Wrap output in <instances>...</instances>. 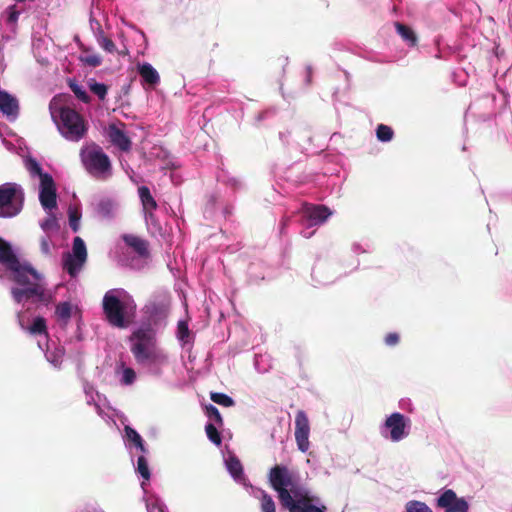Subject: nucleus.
<instances>
[{
	"label": "nucleus",
	"mask_w": 512,
	"mask_h": 512,
	"mask_svg": "<svg viewBox=\"0 0 512 512\" xmlns=\"http://www.w3.org/2000/svg\"><path fill=\"white\" fill-rule=\"evenodd\" d=\"M25 168L32 177H38L40 181H42V176L46 174L42 171L40 164L31 157L25 159Z\"/></svg>",
	"instance_id": "nucleus-35"
},
{
	"label": "nucleus",
	"mask_w": 512,
	"mask_h": 512,
	"mask_svg": "<svg viewBox=\"0 0 512 512\" xmlns=\"http://www.w3.org/2000/svg\"><path fill=\"white\" fill-rule=\"evenodd\" d=\"M114 373L121 386H131L137 380L136 371L127 366L123 361L116 364Z\"/></svg>",
	"instance_id": "nucleus-23"
},
{
	"label": "nucleus",
	"mask_w": 512,
	"mask_h": 512,
	"mask_svg": "<svg viewBox=\"0 0 512 512\" xmlns=\"http://www.w3.org/2000/svg\"><path fill=\"white\" fill-rule=\"evenodd\" d=\"M20 11L15 5L7 7L1 14L0 21L3 23L11 32H15L17 21L19 19Z\"/></svg>",
	"instance_id": "nucleus-28"
},
{
	"label": "nucleus",
	"mask_w": 512,
	"mask_h": 512,
	"mask_svg": "<svg viewBox=\"0 0 512 512\" xmlns=\"http://www.w3.org/2000/svg\"><path fill=\"white\" fill-rule=\"evenodd\" d=\"M138 194H139V198L141 200L144 215L149 214V213H154V211L157 208V202L155 201L154 197L152 196L149 188L146 186L139 187Z\"/></svg>",
	"instance_id": "nucleus-27"
},
{
	"label": "nucleus",
	"mask_w": 512,
	"mask_h": 512,
	"mask_svg": "<svg viewBox=\"0 0 512 512\" xmlns=\"http://www.w3.org/2000/svg\"><path fill=\"white\" fill-rule=\"evenodd\" d=\"M80 314L77 304L71 301H61L55 305L53 317L61 328H66L72 317Z\"/></svg>",
	"instance_id": "nucleus-16"
},
{
	"label": "nucleus",
	"mask_w": 512,
	"mask_h": 512,
	"mask_svg": "<svg viewBox=\"0 0 512 512\" xmlns=\"http://www.w3.org/2000/svg\"><path fill=\"white\" fill-rule=\"evenodd\" d=\"M119 210V203L111 197H102L95 204V212L97 216L103 220L113 219Z\"/></svg>",
	"instance_id": "nucleus-18"
},
{
	"label": "nucleus",
	"mask_w": 512,
	"mask_h": 512,
	"mask_svg": "<svg viewBox=\"0 0 512 512\" xmlns=\"http://www.w3.org/2000/svg\"><path fill=\"white\" fill-rule=\"evenodd\" d=\"M124 241L128 246L132 247L139 255L145 256L148 254V245L145 240L134 235H125Z\"/></svg>",
	"instance_id": "nucleus-29"
},
{
	"label": "nucleus",
	"mask_w": 512,
	"mask_h": 512,
	"mask_svg": "<svg viewBox=\"0 0 512 512\" xmlns=\"http://www.w3.org/2000/svg\"><path fill=\"white\" fill-rule=\"evenodd\" d=\"M320 273H321L320 268L315 269V270L313 271V277L316 279V281H317L319 284H323V285L330 283V281H329V280H327V279H321V278H320Z\"/></svg>",
	"instance_id": "nucleus-48"
},
{
	"label": "nucleus",
	"mask_w": 512,
	"mask_h": 512,
	"mask_svg": "<svg viewBox=\"0 0 512 512\" xmlns=\"http://www.w3.org/2000/svg\"><path fill=\"white\" fill-rule=\"evenodd\" d=\"M211 400L221 406L231 407L234 405V400L224 393L213 392L210 395Z\"/></svg>",
	"instance_id": "nucleus-38"
},
{
	"label": "nucleus",
	"mask_w": 512,
	"mask_h": 512,
	"mask_svg": "<svg viewBox=\"0 0 512 512\" xmlns=\"http://www.w3.org/2000/svg\"><path fill=\"white\" fill-rule=\"evenodd\" d=\"M395 28L398 34L407 42L409 46H415L417 43V37L414 31L406 25L401 23H395Z\"/></svg>",
	"instance_id": "nucleus-31"
},
{
	"label": "nucleus",
	"mask_w": 512,
	"mask_h": 512,
	"mask_svg": "<svg viewBox=\"0 0 512 512\" xmlns=\"http://www.w3.org/2000/svg\"><path fill=\"white\" fill-rule=\"evenodd\" d=\"M17 99L6 91H0V112L14 120L18 115Z\"/></svg>",
	"instance_id": "nucleus-22"
},
{
	"label": "nucleus",
	"mask_w": 512,
	"mask_h": 512,
	"mask_svg": "<svg viewBox=\"0 0 512 512\" xmlns=\"http://www.w3.org/2000/svg\"><path fill=\"white\" fill-rule=\"evenodd\" d=\"M24 203V191L21 185L7 182L0 185V217L11 218L18 215Z\"/></svg>",
	"instance_id": "nucleus-10"
},
{
	"label": "nucleus",
	"mask_w": 512,
	"mask_h": 512,
	"mask_svg": "<svg viewBox=\"0 0 512 512\" xmlns=\"http://www.w3.org/2000/svg\"><path fill=\"white\" fill-rule=\"evenodd\" d=\"M372 245L368 242L362 243V242H353L351 245V250L355 255H359L362 253H370L372 252Z\"/></svg>",
	"instance_id": "nucleus-42"
},
{
	"label": "nucleus",
	"mask_w": 512,
	"mask_h": 512,
	"mask_svg": "<svg viewBox=\"0 0 512 512\" xmlns=\"http://www.w3.org/2000/svg\"><path fill=\"white\" fill-rule=\"evenodd\" d=\"M38 347L45 352V357L49 363L54 367H60L64 356V349L62 347L55 346L51 349L48 341L43 343L41 340L38 341Z\"/></svg>",
	"instance_id": "nucleus-25"
},
{
	"label": "nucleus",
	"mask_w": 512,
	"mask_h": 512,
	"mask_svg": "<svg viewBox=\"0 0 512 512\" xmlns=\"http://www.w3.org/2000/svg\"><path fill=\"white\" fill-rule=\"evenodd\" d=\"M205 431H206V434H207V437L209 438V440L214 443L215 445L219 446L221 444V437H220V434L219 432L217 431V428L215 427L214 424L212 423H208L206 426H205Z\"/></svg>",
	"instance_id": "nucleus-39"
},
{
	"label": "nucleus",
	"mask_w": 512,
	"mask_h": 512,
	"mask_svg": "<svg viewBox=\"0 0 512 512\" xmlns=\"http://www.w3.org/2000/svg\"><path fill=\"white\" fill-rule=\"evenodd\" d=\"M50 113L59 133L68 141L79 142L88 131V123L83 116L70 107H57L50 104Z\"/></svg>",
	"instance_id": "nucleus-5"
},
{
	"label": "nucleus",
	"mask_w": 512,
	"mask_h": 512,
	"mask_svg": "<svg viewBox=\"0 0 512 512\" xmlns=\"http://www.w3.org/2000/svg\"><path fill=\"white\" fill-rule=\"evenodd\" d=\"M255 367H256V369H257L258 371H260V372H264V371H265V369H263V370H261V369H260V366H259V358H258V357H256V359H255Z\"/></svg>",
	"instance_id": "nucleus-50"
},
{
	"label": "nucleus",
	"mask_w": 512,
	"mask_h": 512,
	"mask_svg": "<svg viewBox=\"0 0 512 512\" xmlns=\"http://www.w3.org/2000/svg\"><path fill=\"white\" fill-rule=\"evenodd\" d=\"M136 69L141 78V85L146 91L153 90L160 84V75L150 63H137Z\"/></svg>",
	"instance_id": "nucleus-17"
},
{
	"label": "nucleus",
	"mask_w": 512,
	"mask_h": 512,
	"mask_svg": "<svg viewBox=\"0 0 512 512\" xmlns=\"http://www.w3.org/2000/svg\"><path fill=\"white\" fill-rule=\"evenodd\" d=\"M70 88L79 100L84 103H89L90 97L83 86L76 83H70Z\"/></svg>",
	"instance_id": "nucleus-40"
},
{
	"label": "nucleus",
	"mask_w": 512,
	"mask_h": 512,
	"mask_svg": "<svg viewBox=\"0 0 512 512\" xmlns=\"http://www.w3.org/2000/svg\"><path fill=\"white\" fill-rule=\"evenodd\" d=\"M47 214V218L40 222V227L47 235L57 234L59 231L58 220L52 211L47 212Z\"/></svg>",
	"instance_id": "nucleus-30"
},
{
	"label": "nucleus",
	"mask_w": 512,
	"mask_h": 512,
	"mask_svg": "<svg viewBox=\"0 0 512 512\" xmlns=\"http://www.w3.org/2000/svg\"><path fill=\"white\" fill-rule=\"evenodd\" d=\"M81 214L75 209H69V225L74 232L80 228Z\"/></svg>",
	"instance_id": "nucleus-43"
},
{
	"label": "nucleus",
	"mask_w": 512,
	"mask_h": 512,
	"mask_svg": "<svg viewBox=\"0 0 512 512\" xmlns=\"http://www.w3.org/2000/svg\"><path fill=\"white\" fill-rule=\"evenodd\" d=\"M224 463L232 478L246 486L249 494L260 501L261 512H276V504L270 494L261 488L246 484L242 464L235 455L228 452L227 455H224Z\"/></svg>",
	"instance_id": "nucleus-6"
},
{
	"label": "nucleus",
	"mask_w": 512,
	"mask_h": 512,
	"mask_svg": "<svg viewBox=\"0 0 512 512\" xmlns=\"http://www.w3.org/2000/svg\"><path fill=\"white\" fill-rule=\"evenodd\" d=\"M332 212L325 206L306 204L303 207L302 219L305 229L301 232L303 237L310 238L314 234L313 227L323 224Z\"/></svg>",
	"instance_id": "nucleus-12"
},
{
	"label": "nucleus",
	"mask_w": 512,
	"mask_h": 512,
	"mask_svg": "<svg viewBox=\"0 0 512 512\" xmlns=\"http://www.w3.org/2000/svg\"><path fill=\"white\" fill-rule=\"evenodd\" d=\"M129 347L136 363L153 376H161L168 365V354L158 346L155 331L150 326H140L129 337Z\"/></svg>",
	"instance_id": "nucleus-3"
},
{
	"label": "nucleus",
	"mask_w": 512,
	"mask_h": 512,
	"mask_svg": "<svg viewBox=\"0 0 512 512\" xmlns=\"http://www.w3.org/2000/svg\"><path fill=\"white\" fill-rule=\"evenodd\" d=\"M87 261V248L83 239L79 236L73 239L72 251L62 256L63 269L71 278H75L81 272Z\"/></svg>",
	"instance_id": "nucleus-11"
},
{
	"label": "nucleus",
	"mask_w": 512,
	"mask_h": 512,
	"mask_svg": "<svg viewBox=\"0 0 512 512\" xmlns=\"http://www.w3.org/2000/svg\"><path fill=\"white\" fill-rule=\"evenodd\" d=\"M176 336L183 347L191 342V332L186 321L180 320L178 322Z\"/></svg>",
	"instance_id": "nucleus-32"
},
{
	"label": "nucleus",
	"mask_w": 512,
	"mask_h": 512,
	"mask_svg": "<svg viewBox=\"0 0 512 512\" xmlns=\"http://www.w3.org/2000/svg\"><path fill=\"white\" fill-rule=\"evenodd\" d=\"M437 506L445 512H468L469 504L464 498H460L451 489H446L436 500Z\"/></svg>",
	"instance_id": "nucleus-15"
},
{
	"label": "nucleus",
	"mask_w": 512,
	"mask_h": 512,
	"mask_svg": "<svg viewBox=\"0 0 512 512\" xmlns=\"http://www.w3.org/2000/svg\"><path fill=\"white\" fill-rule=\"evenodd\" d=\"M84 62L90 66L97 67L101 64L102 59L99 55H88L84 58Z\"/></svg>",
	"instance_id": "nucleus-46"
},
{
	"label": "nucleus",
	"mask_w": 512,
	"mask_h": 512,
	"mask_svg": "<svg viewBox=\"0 0 512 512\" xmlns=\"http://www.w3.org/2000/svg\"><path fill=\"white\" fill-rule=\"evenodd\" d=\"M52 235L45 234L40 240V249L42 254L51 256L53 243L51 240Z\"/></svg>",
	"instance_id": "nucleus-41"
},
{
	"label": "nucleus",
	"mask_w": 512,
	"mask_h": 512,
	"mask_svg": "<svg viewBox=\"0 0 512 512\" xmlns=\"http://www.w3.org/2000/svg\"><path fill=\"white\" fill-rule=\"evenodd\" d=\"M17 318L21 329L31 335H41L43 336L44 342L48 341L46 320L43 317H36L30 326H26L22 312L17 313Z\"/></svg>",
	"instance_id": "nucleus-19"
},
{
	"label": "nucleus",
	"mask_w": 512,
	"mask_h": 512,
	"mask_svg": "<svg viewBox=\"0 0 512 512\" xmlns=\"http://www.w3.org/2000/svg\"><path fill=\"white\" fill-rule=\"evenodd\" d=\"M102 308L107 322L112 327L126 329L135 319L137 306L126 290L114 288L105 293Z\"/></svg>",
	"instance_id": "nucleus-4"
},
{
	"label": "nucleus",
	"mask_w": 512,
	"mask_h": 512,
	"mask_svg": "<svg viewBox=\"0 0 512 512\" xmlns=\"http://www.w3.org/2000/svg\"><path fill=\"white\" fill-rule=\"evenodd\" d=\"M83 389L86 395L87 404L94 405L97 414L108 423L109 420H111V416L102 407L99 393L89 383H85Z\"/></svg>",
	"instance_id": "nucleus-20"
},
{
	"label": "nucleus",
	"mask_w": 512,
	"mask_h": 512,
	"mask_svg": "<svg viewBox=\"0 0 512 512\" xmlns=\"http://www.w3.org/2000/svg\"><path fill=\"white\" fill-rule=\"evenodd\" d=\"M411 425L409 417L400 412H393L379 425V433L383 439L398 443L410 435Z\"/></svg>",
	"instance_id": "nucleus-9"
},
{
	"label": "nucleus",
	"mask_w": 512,
	"mask_h": 512,
	"mask_svg": "<svg viewBox=\"0 0 512 512\" xmlns=\"http://www.w3.org/2000/svg\"><path fill=\"white\" fill-rule=\"evenodd\" d=\"M76 512H97L96 504H86L82 509Z\"/></svg>",
	"instance_id": "nucleus-49"
},
{
	"label": "nucleus",
	"mask_w": 512,
	"mask_h": 512,
	"mask_svg": "<svg viewBox=\"0 0 512 512\" xmlns=\"http://www.w3.org/2000/svg\"><path fill=\"white\" fill-rule=\"evenodd\" d=\"M376 136L381 142H390L393 139L394 132L391 127L380 124L376 129Z\"/></svg>",
	"instance_id": "nucleus-37"
},
{
	"label": "nucleus",
	"mask_w": 512,
	"mask_h": 512,
	"mask_svg": "<svg viewBox=\"0 0 512 512\" xmlns=\"http://www.w3.org/2000/svg\"><path fill=\"white\" fill-rule=\"evenodd\" d=\"M405 512H433L424 502L410 500L405 504Z\"/></svg>",
	"instance_id": "nucleus-36"
},
{
	"label": "nucleus",
	"mask_w": 512,
	"mask_h": 512,
	"mask_svg": "<svg viewBox=\"0 0 512 512\" xmlns=\"http://www.w3.org/2000/svg\"><path fill=\"white\" fill-rule=\"evenodd\" d=\"M232 184H233V185H236V184H237V180L232 179Z\"/></svg>",
	"instance_id": "nucleus-51"
},
{
	"label": "nucleus",
	"mask_w": 512,
	"mask_h": 512,
	"mask_svg": "<svg viewBox=\"0 0 512 512\" xmlns=\"http://www.w3.org/2000/svg\"><path fill=\"white\" fill-rule=\"evenodd\" d=\"M39 201L46 212L52 211L57 206L56 186L50 174L42 176L39 185Z\"/></svg>",
	"instance_id": "nucleus-13"
},
{
	"label": "nucleus",
	"mask_w": 512,
	"mask_h": 512,
	"mask_svg": "<svg viewBox=\"0 0 512 512\" xmlns=\"http://www.w3.org/2000/svg\"><path fill=\"white\" fill-rule=\"evenodd\" d=\"M399 342V335L397 333H389L385 337V344L388 346H394Z\"/></svg>",
	"instance_id": "nucleus-47"
},
{
	"label": "nucleus",
	"mask_w": 512,
	"mask_h": 512,
	"mask_svg": "<svg viewBox=\"0 0 512 512\" xmlns=\"http://www.w3.org/2000/svg\"><path fill=\"white\" fill-rule=\"evenodd\" d=\"M108 137L110 142L122 151H129L131 141L126 133L116 125H110L108 128Z\"/></svg>",
	"instance_id": "nucleus-24"
},
{
	"label": "nucleus",
	"mask_w": 512,
	"mask_h": 512,
	"mask_svg": "<svg viewBox=\"0 0 512 512\" xmlns=\"http://www.w3.org/2000/svg\"><path fill=\"white\" fill-rule=\"evenodd\" d=\"M148 480H142L141 488L144 492V501L146 503V509L148 512H167L165 504L157 496L149 494L146 490V482Z\"/></svg>",
	"instance_id": "nucleus-26"
},
{
	"label": "nucleus",
	"mask_w": 512,
	"mask_h": 512,
	"mask_svg": "<svg viewBox=\"0 0 512 512\" xmlns=\"http://www.w3.org/2000/svg\"><path fill=\"white\" fill-rule=\"evenodd\" d=\"M294 435L297 448L303 453L307 452L310 448V423L307 414L303 410H299L295 415Z\"/></svg>",
	"instance_id": "nucleus-14"
},
{
	"label": "nucleus",
	"mask_w": 512,
	"mask_h": 512,
	"mask_svg": "<svg viewBox=\"0 0 512 512\" xmlns=\"http://www.w3.org/2000/svg\"><path fill=\"white\" fill-rule=\"evenodd\" d=\"M97 512H104L97 506Z\"/></svg>",
	"instance_id": "nucleus-52"
},
{
	"label": "nucleus",
	"mask_w": 512,
	"mask_h": 512,
	"mask_svg": "<svg viewBox=\"0 0 512 512\" xmlns=\"http://www.w3.org/2000/svg\"><path fill=\"white\" fill-rule=\"evenodd\" d=\"M123 441L132 459L137 458L135 470L144 480H149L151 473L146 455L148 453L144 440L140 434L126 425L123 434Z\"/></svg>",
	"instance_id": "nucleus-8"
},
{
	"label": "nucleus",
	"mask_w": 512,
	"mask_h": 512,
	"mask_svg": "<svg viewBox=\"0 0 512 512\" xmlns=\"http://www.w3.org/2000/svg\"><path fill=\"white\" fill-rule=\"evenodd\" d=\"M146 312L149 316V320L154 325H158L168 316L169 303L165 301L150 303L146 306Z\"/></svg>",
	"instance_id": "nucleus-21"
},
{
	"label": "nucleus",
	"mask_w": 512,
	"mask_h": 512,
	"mask_svg": "<svg viewBox=\"0 0 512 512\" xmlns=\"http://www.w3.org/2000/svg\"><path fill=\"white\" fill-rule=\"evenodd\" d=\"M80 158L86 171L98 179H107L111 176V162L103 149L92 143L81 148Z\"/></svg>",
	"instance_id": "nucleus-7"
},
{
	"label": "nucleus",
	"mask_w": 512,
	"mask_h": 512,
	"mask_svg": "<svg viewBox=\"0 0 512 512\" xmlns=\"http://www.w3.org/2000/svg\"><path fill=\"white\" fill-rule=\"evenodd\" d=\"M268 480L281 505L288 512H327L321 498L308 489L301 482L299 475L287 466L272 467Z\"/></svg>",
	"instance_id": "nucleus-2"
},
{
	"label": "nucleus",
	"mask_w": 512,
	"mask_h": 512,
	"mask_svg": "<svg viewBox=\"0 0 512 512\" xmlns=\"http://www.w3.org/2000/svg\"><path fill=\"white\" fill-rule=\"evenodd\" d=\"M206 414L209 417V419L222 425V417L220 415L219 410L214 405L210 404V405L206 406Z\"/></svg>",
	"instance_id": "nucleus-45"
},
{
	"label": "nucleus",
	"mask_w": 512,
	"mask_h": 512,
	"mask_svg": "<svg viewBox=\"0 0 512 512\" xmlns=\"http://www.w3.org/2000/svg\"><path fill=\"white\" fill-rule=\"evenodd\" d=\"M0 264L10 272L17 286L11 288L13 300L23 306L28 302L49 306L55 301V291L47 289L45 278L27 261L17 256L11 243L0 238Z\"/></svg>",
	"instance_id": "nucleus-1"
},
{
	"label": "nucleus",
	"mask_w": 512,
	"mask_h": 512,
	"mask_svg": "<svg viewBox=\"0 0 512 512\" xmlns=\"http://www.w3.org/2000/svg\"><path fill=\"white\" fill-rule=\"evenodd\" d=\"M90 91L95 94L100 100H105L108 92V87L104 83L97 82L95 79L90 78L87 81Z\"/></svg>",
	"instance_id": "nucleus-33"
},
{
	"label": "nucleus",
	"mask_w": 512,
	"mask_h": 512,
	"mask_svg": "<svg viewBox=\"0 0 512 512\" xmlns=\"http://www.w3.org/2000/svg\"><path fill=\"white\" fill-rule=\"evenodd\" d=\"M98 44L102 49L109 53H113L115 51V45L109 38L105 37L103 34L98 36Z\"/></svg>",
	"instance_id": "nucleus-44"
},
{
	"label": "nucleus",
	"mask_w": 512,
	"mask_h": 512,
	"mask_svg": "<svg viewBox=\"0 0 512 512\" xmlns=\"http://www.w3.org/2000/svg\"><path fill=\"white\" fill-rule=\"evenodd\" d=\"M144 218H145L147 228L152 235H154V236L162 235V233H163L162 226L159 223V221L157 220L154 213L145 214Z\"/></svg>",
	"instance_id": "nucleus-34"
}]
</instances>
